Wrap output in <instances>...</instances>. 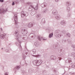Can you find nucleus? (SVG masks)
Returning a JSON list of instances; mask_svg holds the SVG:
<instances>
[{
    "label": "nucleus",
    "mask_w": 75,
    "mask_h": 75,
    "mask_svg": "<svg viewBox=\"0 0 75 75\" xmlns=\"http://www.w3.org/2000/svg\"><path fill=\"white\" fill-rule=\"evenodd\" d=\"M28 15V13L26 12H24L22 11L21 14V16L22 17H27Z\"/></svg>",
    "instance_id": "6"
},
{
    "label": "nucleus",
    "mask_w": 75,
    "mask_h": 75,
    "mask_svg": "<svg viewBox=\"0 0 75 75\" xmlns=\"http://www.w3.org/2000/svg\"><path fill=\"white\" fill-rule=\"evenodd\" d=\"M53 36V33H50L49 34V38H51Z\"/></svg>",
    "instance_id": "28"
},
{
    "label": "nucleus",
    "mask_w": 75,
    "mask_h": 75,
    "mask_svg": "<svg viewBox=\"0 0 75 75\" xmlns=\"http://www.w3.org/2000/svg\"><path fill=\"white\" fill-rule=\"evenodd\" d=\"M67 41L69 42V43H72V41L70 40H68Z\"/></svg>",
    "instance_id": "43"
},
{
    "label": "nucleus",
    "mask_w": 75,
    "mask_h": 75,
    "mask_svg": "<svg viewBox=\"0 0 75 75\" xmlns=\"http://www.w3.org/2000/svg\"><path fill=\"white\" fill-rule=\"evenodd\" d=\"M46 72H47V71L45 70L43 71V74H45V73H46Z\"/></svg>",
    "instance_id": "44"
},
{
    "label": "nucleus",
    "mask_w": 75,
    "mask_h": 75,
    "mask_svg": "<svg viewBox=\"0 0 75 75\" xmlns=\"http://www.w3.org/2000/svg\"><path fill=\"white\" fill-rule=\"evenodd\" d=\"M62 42L63 44H64L66 42V40L65 39H62Z\"/></svg>",
    "instance_id": "33"
},
{
    "label": "nucleus",
    "mask_w": 75,
    "mask_h": 75,
    "mask_svg": "<svg viewBox=\"0 0 75 75\" xmlns=\"http://www.w3.org/2000/svg\"><path fill=\"white\" fill-rule=\"evenodd\" d=\"M33 25L34 24L33 23H30L28 24V27L29 28H31V27H33Z\"/></svg>",
    "instance_id": "19"
},
{
    "label": "nucleus",
    "mask_w": 75,
    "mask_h": 75,
    "mask_svg": "<svg viewBox=\"0 0 75 75\" xmlns=\"http://www.w3.org/2000/svg\"><path fill=\"white\" fill-rule=\"evenodd\" d=\"M29 72L30 74H31L33 72V70L31 69H29Z\"/></svg>",
    "instance_id": "25"
},
{
    "label": "nucleus",
    "mask_w": 75,
    "mask_h": 75,
    "mask_svg": "<svg viewBox=\"0 0 75 75\" xmlns=\"http://www.w3.org/2000/svg\"><path fill=\"white\" fill-rule=\"evenodd\" d=\"M71 47H73V48H74V51H75V45H71Z\"/></svg>",
    "instance_id": "35"
},
{
    "label": "nucleus",
    "mask_w": 75,
    "mask_h": 75,
    "mask_svg": "<svg viewBox=\"0 0 75 75\" xmlns=\"http://www.w3.org/2000/svg\"><path fill=\"white\" fill-rule=\"evenodd\" d=\"M18 1H21V0H17Z\"/></svg>",
    "instance_id": "56"
},
{
    "label": "nucleus",
    "mask_w": 75,
    "mask_h": 75,
    "mask_svg": "<svg viewBox=\"0 0 75 75\" xmlns=\"http://www.w3.org/2000/svg\"><path fill=\"white\" fill-rule=\"evenodd\" d=\"M28 51L27 50H23V53L22 57L23 59H25V55H27L28 54Z\"/></svg>",
    "instance_id": "5"
},
{
    "label": "nucleus",
    "mask_w": 75,
    "mask_h": 75,
    "mask_svg": "<svg viewBox=\"0 0 75 75\" xmlns=\"http://www.w3.org/2000/svg\"><path fill=\"white\" fill-rule=\"evenodd\" d=\"M35 14H36V12L35 11H34L31 13V15L32 16H34V15H35Z\"/></svg>",
    "instance_id": "27"
},
{
    "label": "nucleus",
    "mask_w": 75,
    "mask_h": 75,
    "mask_svg": "<svg viewBox=\"0 0 75 75\" xmlns=\"http://www.w3.org/2000/svg\"><path fill=\"white\" fill-rule=\"evenodd\" d=\"M15 4V3H14V2L13 1V3H12V6H14Z\"/></svg>",
    "instance_id": "49"
},
{
    "label": "nucleus",
    "mask_w": 75,
    "mask_h": 75,
    "mask_svg": "<svg viewBox=\"0 0 75 75\" xmlns=\"http://www.w3.org/2000/svg\"><path fill=\"white\" fill-rule=\"evenodd\" d=\"M5 75H8V72H6L4 74Z\"/></svg>",
    "instance_id": "46"
},
{
    "label": "nucleus",
    "mask_w": 75,
    "mask_h": 75,
    "mask_svg": "<svg viewBox=\"0 0 75 75\" xmlns=\"http://www.w3.org/2000/svg\"><path fill=\"white\" fill-rule=\"evenodd\" d=\"M66 75H69L68 74H67Z\"/></svg>",
    "instance_id": "58"
},
{
    "label": "nucleus",
    "mask_w": 75,
    "mask_h": 75,
    "mask_svg": "<svg viewBox=\"0 0 75 75\" xmlns=\"http://www.w3.org/2000/svg\"><path fill=\"white\" fill-rule=\"evenodd\" d=\"M70 68H68V67H65L64 68V70L65 72L66 71H68L69 70Z\"/></svg>",
    "instance_id": "24"
},
{
    "label": "nucleus",
    "mask_w": 75,
    "mask_h": 75,
    "mask_svg": "<svg viewBox=\"0 0 75 75\" xmlns=\"http://www.w3.org/2000/svg\"><path fill=\"white\" fill-rule=\"evenodd\" d=\"M60 51V53L59 54V57H61V56H62V55L65 54V52L64 49H61Z\"/></svg>",
    "instance_id": "7"
},
{
    "label": "nucleus",
    "mask_w": 75,
    "mask_h": 75,
    "mask_svg": "<svg viewBox=\"0 0 75 75\" xmlns=\"http://www.w3.org/2000/svg\"><path fill=\"white\" fill-rule=\"evenodd\" d=\"M68 6H71V3L70 1H68L66 3Z\"/></svg>",
    "instance_id": "26"
},
{
    "label": "nucleus",
    "mask_w": 75,
    "mask_h": 75,
    "mask_svg": "<svg viewBox=\"0 0 75 75\" xmlns=\"http://www.w3.org/2000/svg\"><path fill=\"white\" fill-rule=\"evenodd\" d=\"M32 52L33 54H35V52H36V50L35 49H34L33 50Z\"/></svg>",
    "instance_id": "34"
},
{
    "label": "nucleus",
    "mask_w": 75,
    "mask_h": 75,
    "mask_svg": "<svg viewBox=\"0 0 75 75\" xmlns=\"http://www.w3.org/2000/svg\"><path fill=\"white\" fill-rule=\"evenodd\" d=\"M59 33H60V31L59 30H56L55 32V35L58 38H60L61 36L63 35L62 34Z\"/></svg>",
    "instance_id": "4"
},
{
    "label": "nucleus",
    "mask_w": 75,
    "mask_h": 75,
    "mask_svg": "<svg viewBox=\"0 0 75 75\" xmlns=\"http://www.w3.org/2000/svg\"><path fill=\"white\" fill-rule=\"evenodd\" d=\"M28 33V31L27 30L24 29H22V34H23L24 35H25L27 34Z\"/></svg>",
    "instance_id": "8"
},
{
    "label": "nucleus",
    "mask_w": 75,
    "mask_h": 75,
    "mask_svg": "<svg viewBox=\"0 0 75 75\" xmlns=\"http://www.w3.org/2000/svg\"><path fill=\"white\" fill-rule=\"evenodd\" d=\"M71 16V14L70 13H69V14H67V17H70V16Z\"/></svg>",
    "instance_id": "41"
},
{
    "label": "nucleus",
    "mask_w": 75,
    "mask_h": 75,
    "mask_svg": "<svg viewBox=\"0 0 75 75\" xmlns=\"http://www.w3.org/2000/svg\"><path fill=\"white\" fill-rule=\"evenodd\" d=\"M6 11H7V8L6 9L5 11L3 8L0 9V14H2V13L4 14V13H5Z\"/></svg>",
    "instance_id": "10"
},
{
    "label": "nucleus",
    "mask_w": 75,
    "mask_h": 75,
    "mask_svg": "<svg viewBox=\"0 0 75 75\" xmlns=\"http://www.w3.org/2000/svg\"><path fill=\"white\" fill-rule=\"evenodd\" d=\"M42 62V61L41 60H35L33 62V63L34 65L38 66L40 65Z\"/></svg>",
    "instance_id": "2"
},
{
    "label": "nucleus",
    "mask_w": 75,
    "mask_h": 75,
    "mask_svg": "<svg viewBox=\"0 0 75 75\" xmlns=\"http://www.w3.org/2000/svg\"><path fill=\"white\" fill-rule=\"evenodd\" d=\"M50 59L51 60H55L57 59V57L55 55L51 56L50 57Z\"/></svg>",
    "instance_id": "15"
},
{
    "label": "nucleus",
    "mask_w": 75,
    "mask_h": 75,
    "mask_svg": "<svg viewBox=\"0 0 75 75\" xmlns=\"http://www.w3.org/2000/svg\"><path fill=\"white\" fill-rule=\"evenodd\" d=\"M36 17L38 19H40L41 18V14H37L36 16Z\"/></svg>",
    "instance_id": "21"
},
{
    "label": "nucleus",
    "mask_w": 75,
    "mask_h": 75,
    "mask_svg": "<svg viewBox=\"0 0 75 75\" xmlns=\"http://www.w3.org/2000/svg\"><path fill=\"white\" fill-rule=\"evenodd\" d=\"M20 38H22L23 40H27L28 38L27 36L26 35H25L24 36H23L21 35H19Z\"/></svg>",
    "instance_id": "14"
},
{
    "label": "nucleus",
    "mask_w": 75,
    "mask_h": 75,
    "mask_svg": "<svg viewBox=\"0 0 75 75\" xmlns=\"http://www.w3.org/2000/svg\"><path fill=\"white\" fill-rule=\"evenodd\" d=\"M62 33H64V34H65V31L64 30L62 31Z\"/></svg>",
    "instance_id": "48"
},
{
    "label": "nucleus",
    "mask_w": 75,
    "mask_h": 75,
    "mask_svg": "<svg viewBox=\"0 0 75 75\" xmlns=\"http://www.w3.org/2000/svg\"><path fill=\"white\" fill-rule=\"evenodd\" d=\"M38 38L39 41H41V40H43L44 41V40H47V39H44L43 37H41L40 36H38Z\"/></svg>",
    "instance_id": "17"
},
{
    "label": "nucleus",
    "mask_w": 75,
    "mask_h": 75,
    "mask_svg": "<svg viewBox=\"0 0 75 75\" xmlns=\"http://www.w3.org/2000/svg\"><path fill=\"white\" fill-rule=\"evenodd\" d=\"M32 55L33 57H36V58H38V57H40V55L38 54L35 55L32 54Z\"/></svg>",
    "instance_id": "29"
},
{
    "label": "nucleus",
    "mask_w": 75,
    "mask_h": 75,
    "mask_svg": "<svg viewBox=\"0 0 75 75\" xmlns=\"http://www.w3.org/2000/svg\"><path fill=\"white\" fill-rule=\"evenodd\" d=\"M54 72V73H56L57 72V69L55 68H52Z\"/></svg>",
    "instance_id": "30"
},
{
    "label": "nucleus",
    "mask_w": 75,
    "mask_h": 75,
    "mask_svg": "<svg viewBox=\"0 0 75 75\" xmlns=\"http://www.w3.org/2000/svg\"><path fill=\"white\" fill-rule=\"evenodd\" d=\"M52 13L54 16H56L58 14V11L56 9H54L52 11Z\"/></svg>",
    "instance_id": "12"
},
{
    "label": "nucleus",
    "mask_w": 75,
    "mask_h": 75,
    "mask_svg": "<svg viewBox=\"0 0 75 75\" xmlns=\"http://www.w3.org/2000/svg\"><path fill=\"white\" fill-rule=\"evenodd\" d=\"M71 67L72 68H75V63L73 64V65L71 66Z\"/></svg>",
    "instance_id": "40"
},
{
    "label": "nucleus",
    "mask_w": 75,
    "mask_h": 75,
    "mask_svg": "<svg viewBox=\"0 0 75 75\" xmlns=\"http://www.w3.org/2000/svg\"><path fill=\"white\" fill-rule=\"evenodd\" d=\"M58 58L59 59V61H61V59H62V58H60V57H58Z\"/></svg>",
    "instance_id": "52"
},
{
    "label": "nucleus",
    "mask_w": 75,
    "mask_h": 75,
    "mask_svg": "<svg viewBox=\"0 0 75 75\" xmlns=\"http://www.w3.org/2000/svg\"><path fill=\"white\" fill-rule=\"evenodd\" d=\"M1 31H2L3 29H2V28H1Z\"/></svg>",
    "instance_id": "57"
},
{
    "label": "nucleus",
    "mask_w": 75,
    "mask_h": 75,
    "mask_svg": "<svg viewBox=\"0 0 75 75\" xmlns=\"http://www.w3.org/2000/svg\"><path fill=\"white\" fill-rule=\"evenodd\" d=\"M43 11L44 12V13H46V12H47V11H48V9L46 8Z\"/></svg>",
    "instance_id": "37"
},
{
    "label": "nucleus",
    "mask_w": 75,
    "mask_h": 75,
    "mask_svg": "<svg viewBox=\"0 0 75 75\" xmlns=\"http://www.w3.org/2000/svg\"><path fill=\"white\" fill-rule=\"evenodd\" d=\"M5 51L6 52H8V49L6 50Z\"/></svg>",
    "instance_id": "54"
},
{
    "label": "nucleus",
    "mask_w": 75,
    "mask_h": 75,
    "mask_svg": "<svg viewBox=\"0 0 75 75\" xmlns=\"http://www.w3.org/2000/svg\"><path fill=\"white\" fill-rule=\"evenodd\" d=\"M55 18L57 20H59L61 18V17L59 15H57L55 16Z\"/></svg>",
    "instance_id": "20"
},
{
    "label": "nucleus",
    "mask_w": 75,
    "mask_h": 75,
    "mask_svg": "<svg viewBox=\"0 0 75 75\" xmlns=\"http://www.w3.org/2000/svg\"><path fill=\"white\" fill-rule=\"evenodd\" d=\"M15 36L16 37L15 38L18 41L15 42L16 44H17L18 42L19 44H21V42L19 40L20 37L19 36V35H18V30H16L15 33Z\"/></svg>",
    "instance_id": "1"
},
{
    "label": "nucleus",
    "mask_w": 75,
    "mask_h": 75,
    "mask_svg": "<svg viewBox=\"0 0 75 75\" xmlns=\"http://www.w3.org/2000/svg\"><path fill=\"white\" fill-rule=\"evenodd\" d=\"M60 24L61 25H64V24H65V21H62L60 22Z\"/></svg>",
    "instance_id": "22"
},
{
    "label": "nucleus",
    "mask_w": 75,
    "mask_h": 75,
    "mask_svg": "<svg viewBox=\"0 0 75 75\" xmlns=\"http://www.w3.org/2000/svg\"><path fill=\"white\" fill-rule=\"evenodd\" d=\"M18 1H18L17 0V1H15V2L16 3H18Z\"/></svg>",
    "instance_id": "51"
},
{
    "label": "nucleus",
    "mask_w": 75,
    "mask_h": 75,
    "mask_svg": "<svg viewBox=\"0 0 75 75\" xmlns=\"http://www.w3.org/2000/svg\"><path fill=\"white\" fill-rule=\"evenodd\" d=\"M67 10L68 11H69L70 10V8L69 6H67Z\"/></svg>",
    "instance_id": "36"
},
{
    "label": "nucleus",
    "mask_w": 75,
    "mask_h": 75,
    "mask_svg": "<svg viewBox=\"0 0 75 75\" xmlns=\"http://www.w3.org/2000/svg\"><path fill=\"white\" fill-rule=\"evenodd\" d=\"M57 47V45H54L53 47L54 48H56V47Z\"/></svg>",
    "instance_id": "45"
},
{
    "label": "nucleus",
    "mask_w": 75,
    "mask_h": 75,
    "mask_svg": "<svg viewBox=\"0 0 75 75\" xmlns=\"http://www.w3.org/2000/svg\"><path fill=\"white\" fill-rule=\"evenodd\" d=\"M55 1L56 2H58L59 1V0H55Z\"/></svg>",
    "instance_id": "55"
},
{
    "label": "nucleus",
    "mask_w": 75,
    "mask_h": 75,
    "mask_svg": "<svg viewBox=\"0 0 75 75\" xmlns=\"http://www.w3.org/2000/svg\"><path fill=\"white\" fill-rule=\"evenodd\" d=\"M35 45L36 46V47H38L39 46V43L38 42H36L35 43Z\"/></svg>",
    "instance_id": "23"
},
{
    "label": "nucleus",
    "mask_w": 75,
    "mask_h": 75,
    "mask_svg": "<svg viewBox=\"0 0 75 75\" xmlns=\"http://www.w3.org/2000/svg\"><path fill=\"white\" fill-rule=\"evenodd\" d=\"M21 68V66H17L16 67H15V68L14 69V70L15 71V73L16 74V71H18Z\"/></svg>",
    "instance_id": "11"
},
{
    "label": "nucleus",
    "mask_w": 75,
    "mask_h": 75,
    "mask_svg": "<svg viewBox=\"0 0 75 75\" xmlns=\"http://www.w3.org/2000/svg\"><path fill=\"white\" fill-rule=\"evenodd\" d=\"M66 62L69 63L70 64H72V62L71 58H68L67 60H66Z\"/></svg>",
    "instance_id": "13"
},
{
    "label": "nucleus",
    "mask_w": 75,
    "mask_h": 75,
    "mask_svg": "<svg viewBox=\"0 0 75 75\" xmlns=\"http://www.w3.org/2000/svg\"><path fill=\"white\" fill-rule=\"evenodd\" d=\"M14 20L15 21V24H16V28H19V25H17L18 20H17V15L16 14H15L14 15Z\"/></svg>",
    "instance_id": "3"
},
{
    "label": "nucleus",
    "mask_w": 75,
    "mask_h": 75,
    "mask_svg": "<svg viewBox=\"0 0 75 75\" xmlns=\"http://www.w3.org/2000/svg\"><path fill=\"white\" fill-rule=\"evenodd\" d=\"M30 7H31L32 9L31 10H30V8L29 7V8L28 9V10H30V11H32L33 10V8L34 10H38V5H37L36 6H35V8L34 7H33V6H32V5H31L30 6Z\"/></svg>",
    "instance_id": "9"
},
{
    "label": "nucleus",
    "mask_w": 75,
    "mask_h": 75,
    "mask_svg": "<svg viewBox=\"0 0 75 75\" xmlns=\"http://www.w3.org/2000/svg\"><path fill=\"white\" fill-rule=\"evenodd\" d=\"M21 3H23L24 2V0H21Z\"/></svg>",
    "instance_id": "50"
},
{
    "label": "nucleus",
    "mask_w": 75,
    "mask_h": 75,
    "mask_svg": "<svg viewBox=\"0 0 75 75\" xmlns=\"http://www.w3.org/2000/svg\"><path fill=\"white\" fill-rule=\"evenodd\" d=\"M35 35L34 33L30 34L29 36V37L31 38H35Z\"/></svg>",
    "instance_id": "16"
},
{
    "label": "nucleus",
    "mask_w": 75,
    "mask_h": 75,
    "mask_svg": "<svg viewBox=\"0 0 75 75\" xmlns=\"http://www.w3.org/2000/svg\"><path fill=\"white\" fill-rule=\"evenodd\" d=\"M27 4H28V5H30V4H31V3L30 2H28L27 3Z\"/></svg>",
    "instance_id": "47"
},
{
    "label": "nucleus",
    "mask_w": 75,
    "mask_h": 75,
    "mask_svg": "<svg viewBox=\"0 0 75 75\" xmlns=\"http://www.w3.org/2000/svg\"><path fill=\"white\" fill-rule=\"evenodd\" d=\"M20 45L19 46L20 50V51H21L22 50V47H21V45Z\"/></svg>",
    "instance_id": "42"
},
{
    "label": "nucleus",
    "mask_w": 75,
    "mask_h": 75,
    "mask_svg": "<svg viewBox=\"0 0 75 75\" xmlns=\"http://www.w3.org/2000/svg\"><path fill=\"white\" fill-rule=\"evenodd\" d=\"M66 35L68 37H70V36H71V35L68 33H67Z\"/></svg>",
    "instance_id": "39"
},
{
    "label": "nucleus",
    "mask_w": 75,
    "mask_h": 75,
    "mask_svg": "<svg viewBox=\"0 0 75 75\" xmlns=\"http://www.w3.org/2000/svg\"><path fill=\"white\" fill-rule=\"evenodd\" d=\"M47 3H44L43 4H42L41 5V7H42V8H45V7H46V6H47Z\"/></svg>",
    "instance_id": "18"
},
{
    "label": "nucleus",
    "mask_w": 75,
    "mask_h": 75,
    "mask_svg": "<svg viewBox=\"0 0 75 75\" xmlns=\"http://www.w3.org/2000/svg\"><path fill=\"white\" fill-rule=\"evenodd\" d=\"M71 55L72 57H74H74H75V53H74V52H72V53L71 54Z\"/></svg>",
    "instance_id": "31"
},
{
    "label": "nucleus",
    "mask_w": 75,
    "mask_h": 75,
    "mask_svg": "<svg viewBox=\"0 0 75 75\" xmlns=\"http://www.w3.org/2000/svg\"><path fill=\"white\" fill-rule=\"evenodd\" d=\"M42 23L44 24L45 23V19H42Z\"/></svg>",
    "instance_id": "32"
},
{
    "label": "nucleus",
    "mask_w": 75,
    "mask_h": 75,
    "mask_svg": "<svg viewBox=\"0 0 75 75\" xmlns=\"http://www.w3.org/2000/svg\"><path fill=\"white\" fill-rule=\"evenodd\" d=\"M3 48H1V50H3Z\"/></svg>",
    "instance_id": "59"
},
{
    "label": "nucleus",
    "mask_w": 75,
    "mask_h": 75,
    "mask_svg": "<svg viewBox=\"0 0 75 75\" xmlns=\"http://www.w3.org/2000/svg\"><path fill=\"white\" fill-rule=\"evenodd\" d=\"M4 1V0H0V2H2V3H3Z\"/></svg>",
    "instance_id": "53"
},
{
    "label": "nucleus",
    "mask_w": 75,
    "mask_h": 75,
    "mask_svg": "<svg viewBox=\"0 0 75 75\" xmlns=\"http://www.w3.org/2000/svg\"><path fill=\"white\" fill-rule=\"evenodd\" d=\"M69 74L70 75H75V73H73L72 72H69Z\"/></svg>",
    "instance_id": "38"
}]
</instances>
